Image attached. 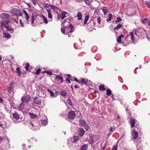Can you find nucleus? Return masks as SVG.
Returning a JSON list of instances; mask_svg holds the SVG:
<instances>
[{"label": "nucleus", "mask_w": 150, "mask_h": 150, "mask_svg": "<svg viewBox=\"0 0 150 150\" xmlns=\"http://www.w3.org/2000/svg\"><path fill=\"white\" fill-rule=\"evenodd\" d=\"M23 12L25 15V19L28 24L30 22V20L29 19L30 17L28 15H30L31 14H32L31 25L32 26H35L36 24H35L34 23L35 17L33 16L34 14L32 11H29L28 13L25 10H23Z\"/></svg>", "instance_id": "1"}, {"label": "nucleus", "mask_w": 150, "mask_h": 150, "mask_svg": "<svg viewBox=\"0 0 150 150\" xmlns=\"http://www.w3.org/2000/svg\"><path fill=\"white\" fill-rule=\"evenodd\" d=\"M11 12L13 15L21 16L22 15L19 10L16 8H13L11 10Z\"/></svg>", "instance_id": "2"}, {"label": "nucleus", "mask_w": 150, "mask_h": 150, "mask_svg": "<svg viewBox=\"0 0 150 150\" xmlns=\"http://www.w3.org/2000/svg\"><path fill=\"white\" fill-rule=\"evenodd\" d=\"M76 115L74 111L71 110L68 112L67 117L68 118L71 120H73L76 117Z\"/></svg>", "instance_id": "3"}, {"label": "nucleus", "mask_w": 150, "mask_h": 150, "mask_svg": "<svg viewBox=\"0 0 150 150\" xmlns=\"http://www.w3.org/2000/svg\"><path fill=\"white\" fill-rule=\"evenodd\" d=\"M94 18L97 19V22L98 23L100 24L101 23V18L100 17L98 16V14L97 11H95L94 13L93 14Z\"/></svg>", "instance_id": "4"}, {"label": "nucleus", "mask_w": 150, "mask_h": 150, "mask_svg": "<svg viewBox=\"0 0 150 150\" xmlns=\"http://www.w3.org/2000/svg\"><path fill=\"white\" fill-rule=\"evenodd\" d=\"M31 97L29 95H26L24 97H22L21 100L23 102L27 103L30 99Z\"/></svg>", "instance_id": "5"}, {"label": "nucleus", "mask_w": 150, "mask_h": 150, "mask_svg": "<svg viewBox=\"0 0 150 150\" xmlns=\"http://www.w3.org/2000/svg\"><path fill=\"white\" fill-rule=\"evenodd\" d=\"M30 124L31 126L30 128L33 130H39V127L37 126V125L35 122H30Z\"/></svg>", "instance_id": "6"}, {"label": "nucleus", "mask_w": 150, "mask_h": 150, "mask_svg": "<svg viewBox=\"0 0 150 150\" xmlns=\"http://www.w3.org/2000/svg\"><path fill=\"white\" fill-rule=\"evenodd\" d=\"M67 13L65 11H63L62 12V14L60 16H59V14H58V19L60 20H63L64 18L66 17V14H67Z\"/></svg>", "instance_id": "7"}, {"label": "nucleus", "mask_w": 150, "mask_h": 150, "mask_svg": "<svg viewBox=\"0 0 150 150\" xmlns=\"http://www.w3.org/2000/svg\"><path fill=\"white\" fill-rule=\"evenodd\" d=\"M10 15L8 14L2 13L1 14V17L4 19H8L10 17Z\"/></svg>", "instance_id": "8"}, {"label": "nucleus", "mask_w": 150, "mask_h": 150, "mask_svg": "<svg viewBox=\"0 0 150 150\" xmlns=\"http://www.w3.org/2000/svg\"><path fill=\"white\" fill-rule=\"evenodd\" d=\"M143 30L142 29H141L140 28H138L137 30H134L135 34L138 36H139L142 35L143 33L142 32V31Z\"/></svg>", "instance_id": "9"}, {"label": "nucleus", "mask_w": 150, "mask_h": 150, "mask_svg": "<svg viewBox=\"0 0 150 150\" xmlns=\"http://www.w3.org/2000/svg\"><path fill=\"white\" fill-rule=\"evenodd\" d=\"M33 102L34 104L38 105H40L41 103L40 99L38 97L36 96L34 98Z\"/></svg>", "instance_id": "10"}, {"label": "nucleus", "mask_w": 150, "mask_h": 150, "mask_svg": "<svg viewBox=\"0 0 150 150\" xmlns=\"http://www.w3.org/2000/svg\"><path fill=\"white\" fill-rule=\"evenodd\" d=\"M48 91L50 93L51 96L54 97H56L58 95L59 93V92L57 91H55V92L51 91L49 89H48Z\"/></svg>", "instance_id": "11"}, {"label": "nucleus", "mask_w": 150, "mask_h": 150, "mask_svg": "<svg viewBox=\"0 0 150 150\" xmlns=\"http://www.w3.org/2000/svg\"><path fill=\"white\" fill-rule=\"evenodd\" d=\"M132 136L133 139L135 140L138 137V132L136 131L133 130L132 132Z\"/></svg>", "instance_id": "12"}, {"label": "nucleus", "mask_w": 150, "mask_h": 150, "mask_svg": "<svg viewBox=\"0 0 150 150\" xmlns=\"http://www.w3.org/2000/svg\"><path fill=\"white\" fill-rule=\"evenodd\" d=\"M78 134L80 137H82L85 133V131L82 128H80L78 130Z\"/></svg>", "instance_id": "13"}, {"label": "nucleus", "mask_w": 150, "mask_h": 150, "mask_svg": "<svg viewBox=\"0 0 150 150\" xmlns=\"http://www.w3.org/2000/svg\"><path fill=\"white\" fill-rule=\"evenodd\" d=\"M36 21L35 22L37 23L38 24H41L43 23V21L42 20V17L41 16H38L36 18Z\"/></svg>", "instance_id": "14"}, {"label": "nucleus", "mask_w": 150, "mask_h": 150, "mask_svg": "<svg viewBox=\"0 0 150 150\" xmlns=\"http://www.w3.org/2000/svg\"><path fill=\"white\" fill-rule=\"evenodd\" d=\"M13 119L17 120H19L20 118L19 115L17 112H15L14 113H13Z\"/></svg>", "instance_id": "15"}, {"label": "nucleus", "mask_w": 150, "mask_h": 150, "mask_svg": "<svg viewBox=\"0 0 150 150\" xmlns=\"http://www.w3.org/2000/svg\"><path fill=\"white\" fill-rule=\"evenodd\" d=\"M3 35L4 37L6 38L9 39L11 38V36L10 35L7 31H4L3 33Z\"/></svg>", "instance_id": "16"}, {"label": "nucleus", "mask_w": 150, "mask_h": 150, "mask_svg": "<svg viewBox=\"0 0 150 150\" xmlns=\"http://www.w3.org/2000/svg\"><path fill=\"white\" fill-rule=\"evenodd\" d=\"M9 22V21L6 20H2L0 22L1 24L5 25H7Z\"/></svg>", "instance_id": "17"}, {"label": "nucleus", "mask_w": 150, "mask_h": 150, "mask_svg": "<svg viewBox=\"0 0 150 150\" xmlns=\"http://www.w3.org/2000/svg\"><path fill=\"white\" fill-rule=\"evenodd\" d=\"M135 120L134 118H132L130 119V123L131 125L132 128L134 126Z\"/></svg>", "instance_id": "18"}, {"label": "nucleus", "mask_w": 150, "mask_h": 150, "mask_svg": "<svg viewBox=\"0 0 150 150\" xmlns=\"http://www.w3.org/2000/svg\"><path fill=\"white\" fill-rule=\"evenodd\" d=\"M69 28L70 29L69 32V33H72L74 31V27L72 25L70 24L69 25Z\"/></svg>", "instance_id": "19"}, {"label": "nucleus", "mask_w": 150, "mask_h": 150, "mask_svg": "<svg viewBox=\"0 0 150 150\" xmlns=\"http://www.w3.org/2000/svg\"><path fill=\"white\" fill-rule=\"evenodd\" d=\"M122 25H123L122 24H119L114 28V30L115 31L116 30H118L120 28L122 27Z\"/></svg>", "instance_id": "20"}, {"label": "nucleus", "mask_w": 150, "mask_h": 150, "mask_svg": "<svg viewBox=\"0 0 150 150\" xmlns=\"http://www.w3.org/2000/svg\"><path fill=\"white\" fill-rule=\"evenodd\" d=\"M48 13V18H52V15L51 10L49 9H46Z\"/></svg>", "instance_id": "21"}, {"label": "nucleus", "mask_w": 150, "mask_h": 150, "mask_svg": "<svg viewBox=\"0 0 150 150\" xmlns=\"http://www.w3.org/2000/svg\"><path fill=\"white\" fill-rule=\"evenodd\" d=\"M82 14L81 12H78L77 15V17L78 18V20H80L82 19Z\"/></svg>", "instance_id": "22"}, {"label": "nucleus", "mask_w": 150, "mask_h": 150, "mask_svg": "<svg viewBox=\"0 0 150 150\" xmlns=\"http://www.w3.org/2000/svg\"><path fill=\"white\" fill-rule=\"evenodd\" d=\"M124 35H120L117 38V42L119 43H121V38L122 37H123Z\"/></svg>", "instance_id": "23"}, {"label": "nucleus", "mask_w": 150, "mask_h": 150, "mask_svg": "<svg viewBox=\"0 0 150 150\" xmlns=\"http://www.w3.org/2000/svg\"><path fill=\"white\" fill-rule=\"evenodd\" d=\"M51 6L52 7V9L53 10L54 12H58V10L59 9L57 7L53 6Z\"/></svg>", "instance_id": "24"}, {"label": "nucleus", "mask_w": 150, "mask_h": 150, "mask_svg": "<svg viewBox=\"0 0 150 150\" xmlns=\"http://www.w3.org/2000/svg\"><path fill=\"white\" fill-rule=\"evenodd\" d=\"M87 145L84 144L81 146V150H86L87 149Z\"/></svg>", "instance_id": "25"}, {"label": "nucleus", "mask_w": 150, "mask_h": 150, "mask_svg": "<svg viewBox=\"0 0 150 150\" xmlns=\"http://www.w3.org/2000/svg\"><path fill=\"white\" fill-rule=\"evenodd\" d=\"M102 11L104 12V14L106 15L108 13V10L106 7L105 6L103 7L102 8Z\"/></svg>", "instance_id": "26"}, {"label": "nucleus", "mask_w": 150, "mask_h": 150, "mask_svg": "<svg viewBox=\"0 0 150 150\" xmlns=\"http://www.w3.org/2000/svg\"><path fill=\"white\" fill-rule=\"evenodd\" d=\"M81 83L82 85H86L88 83V80L86 79H82L81 80Z\"/></svg>", "instance_id": "27"}, {"label": "nucleus", "mask_w": 150, "mask_h": 150, "mask_svg": "<svg viewBox=\"0 0 150 150\" xmlns=\"http://www.w3.org/2000/svg\"><path fill=\"white\" fill-rule=\"evenodd\" d=\"M66 103L69 106H71L72 105V103L71 102V100L69 98L67 100Z\"/></svg>", "instance_id": "28"}, {"label": "nucleus", "mask_w": 150, "mask_h": 150, "mask_svg": "<svg viewBox=\"0 0 150 150\" xmlns=\"http://www.w3.org/2000/svg\"><path fill=\"white\" fill-rule=\"evenodd\" d=\"M130 35L131 36V39L132 40V42H134V35L133 33L132 32H130Z\"/></svg>", "instance_id": "29"}, {"label": "nucleus", "mask_w": 150, "mask_h": 150, "mask_svg": "<svg viewBox=\"0 0 150 150\" xmlns=\"http://www.w3.org/2000/svg\"><path fill=\"white\" fill-rule=\"evenodd\" d=\"M48 123V121L46 120H43L42 121V125L45 126Z\"/></svg>", "instance_id": "30"}, {"label": "nucleus", "mask_w": 150, "mask_h": 150, "mask_svg": "<svg viewBox=\"0 0 150 150\" xmlns=\"http://www.w3.org/2000/svg\"><path fill=\"white\" fill-rule=\"evenodd\" d=\"M6 29L9 32H13L14 30V29L12 28L9 27L8 25L6 27Z\"/></svg>", "instance_id": "31"}, {"label": "nucleus", "mask_w": 150, "mask_h": 150, "mask_svg": "<svg viewBox=\"0 0 150 150\" xmlns=\"http://www.w3.org/2000/svg\"><path fill=\"white\" fill-rule=\"evenodd\" d=\"M106 94L108 96H110L112 93V92L108 88L106 90Z\"/></svg>", "instance_id": "32"}, {"label": "nucleus", "mask_w": 150, "mask_h": 150, "mask_svg": "<svg viewBox=\"0 0 150 150\" xmlns=\"http://www.w3.org/2000/svg\"><path fill=\"white\" fill-rule=\"evenodd\" d=\"M60 93L63 96H65L67 95V92L65 90L61 91H60Z\"/></svg>", "instance_id": "33"}, {"label": "nucleus", "mask_w": 150, "mask_h": 150, "mask_svg": "<svg viewBox=\"0 0 150 150\" xmlns=\"http://www.w3.org/2000/svg\"><path fill=\"white\" fill-rule=\"evenodd\" d=\"M88 141L90 142V143L91 144H93L94 142L93 137H90L89 139L88 140Z\"/></svg>", "instance_id": "34"}, {"label": "nucleus", "mask_w": 150, "mask_h": 150, "mask_svg": "<svg viewBox=\"0 0 150 150\" xmlns=\"http://www.w3.org/2000/svg\"><path fill=\"white\" fill-rule=\"evenodd\" d=\"M67 76H68V78H66V81L69 83H70V79L71 78V76L70 74L67 75Z\"/></svg>", "instance_id": "35"}, {"label": "nucleus", "mask_w": 150, "mask_h": 150, "mask_svg": "<svg viewBox=\"0 0 150 150\" xmlns=\"http://www.w3.org/2000/svg\"><path fill=\"white\" fill-rule=\"evenodd\" d=\"M99 90L102 91H104L105 90V88L104 87V85H100L99 87Z\"/></svg>", "instance_id": "36"}, {"label": "nucleus", "mask_w": 150, "mask_h": 150, "mask_svg": "<svg viewBox=\"0 0 150 150\" xmlns=\"http://www.w3.org/2000/svg\"><path fill=\"white\" fill-rule=\"evenodd\" d=\"M79 123L83 126H85L86 125V123L85 121L82 120H79Z\"/></svg>", "instance_id": "37"}, {"label": "nucleus", "mask_w": 150, "mask_h": 150, "mask_svg": "<svg viewBox=\"0 0 150 150\" xmlns=\"http://www.w3.org/2000/svg\"><path fill=\"white\" fill-rule=\"evenodd\" d=\"M24 105L23 102H22L20 104L18 108L21 110H23L24 108Z\"/></svg>", "instance_id": "38"}, {"label": "nucleus", "mask_w": 150, "mask_h": 150, "mask_svg": "<svg viewBox=\"0 0 150 150\" xmlns=\"http://www.w3.org/2000/svg\"><path fill=\"white\" fill-rule=\"evenodd\" d=\"M112 18V15L111 14H108V18L107 20V22H108L111 21Z\"/></svg>", "instance_id": "39"}, {"label": "nucleus", "mask_w": 150, "mask_h": 150, "mask_svg": "<svg viewBox=\"0 0 150 150\" xmlns=\"http://www.w3.org/2000/svg\"><path fill=\"white\" fill-rule=\"evenodd\" d=\"M42 18H43V19L42 20H43L45 23V24L47 23L48 22V21H47V18H45V17L42 15Z\"/></svg>", "instance_id": "40"}, {"label": "nucleus", "mask_w": 150, "mask_h": 150, "mask_svg": "<svg viewBox=\"0 0 150 150\" xmlns=\"http://www.w3.org/2000/svg\"><path fill=\"white\" fill-rule=\"evenodd\" d=\"M16 70L17 74L19 76H20L21 75V73L19 68L18 67H17L16 68Z\"/></svg>", "instance_id": "41"}, {"label": "nucleus", "mask_w": 150, "mask_h": 150, "mask_svg": "<svg viewBox=\"0 0 150 150\" xmlns=\"http://www.w3.org/2000/svg\"><path fill=\"white\" fill-rule=\"evenodd\" d=\"M84 1L86 5H87L88 6L90 5L91 4H90V0H85Z\"/></svg>", "instance_id": "42"}, {"label": "nucleus", "mask_w": 150, "mask_h": 150, "mask_svg": "<svg viewBox=\"0 0 150 150\" xmlns=\"http://www.w3.org/2000/svg\"><path fill=\"white\" fill-rule=\"evenodd\" d=\"M145 3L147 7L150 9V2L148 1H146Z\"/></svg>", "instance_id": "43"}, {"label": "nucleus", "mask_w": 150, "mask_h": 150, "mask_svg": "<svg viewBox=\"0 0 150 150\" xmlns=\"http://www.w3.org/2000/svg\"><path fill=\"white\" fill-rule=\"evenodd\" d=\"M122 20V19L120 17H118L117 18L116 20L115 21V23H117L118 22H120Z\"/></svg>", "instance_id": "44"}, {"label": "nucleus", "mask_w": 150, "mask_h": 150, "mask_svg": "<svg viewBox=\"0 0 150 150\" xmlns=\"http://www.w3.org/2000/svg\"><path fill=\"white\" fill-rule=\"evenodd\" d=\"M79 139V137L78 136H75L74 137V140L73 141L74 142H75L77 140H78Z\"/></svg>", "instance_id": "45"}, {"label": "nucleus", "mask_w": 150, "mask_h": 150, "mask_svg": "<svg viewBox=\"0 0 150 150\" xmlns=\"http://www.w3.org/2000/svg\"><path fill=\"white\" fill-rule=\"evenodd\" d=\"M29 114H30L31 118H34L37 117V115H35L34 114H32L30 113Z\"/></svg>", "instance_id": "46"}, {"label": "nucleus", "mask_w": 150, "mask_h": 150, "mask_svg": "<svg viewBox=\"0 0 150 150\" xmlns=\"http://www.w3.org/2000/svg\"><path fill=\"white\" fill-rule=\"evenodd\" d=\"M29 67V64L28 63L25 64V69L26 71L28 70Z\"/></svg>", "instance_id": "47"}, {"label": "nucleus", "mask_w": 150, "mask_h": 150, "mask_svg": "<svg viewBox=\"0 0 150 150\" xmlns=\"http://www.w3.org/2000/svg\"><path fill=\"white\" fill-rule=\"evenodd\" d=\"M7 25H3L1 24L0 27L1 30H4L5 28H6V27H7Z\"/></svg>", "instance_id": "48"}, {"label": "nucleus", "mask_w": 150, "mask_h": 150, "mask_svg": "<svg viewBox=\"0 0 150 150\" xmlns=\"http://www.w3.org/2000/svg\"><path fill=\"white\" fill-rule=\"evenodd\" d=\"M141 145L142 144L141 143H139L137 145H136L137 149L138 150L139 149V147L141 146Z\"/></svg>", "instance_id": "49"}, {"label": "nucleus", "mask_w": 150, "mask_h": 150, "mask_svg": "<svg viewBox=\"0 0 150 150\" xmlns=\"http://www.w3.org/2000/svg\"><path fill=\"white\" fill-rule=\"evenodd\" d=\"M89 15H86L85 16L84 21H86L87 22L89 18Z\"/></svg>", "instance_id": "50"}, {"label": "nucleus", "mask_w": 150, "mask_h": 150, "mask_svg": "<svg viewBox=\"0 0 150 150\" xmlns=\"http://www.w3.org/2000/svg\"><path fill=\"white\" fill-rule=\"evenodd\" d=\"M148 21V20L147 18L144 19L142 21V23L144 24H145L147 23Z\"/></svg>", "instance_id": "51"}, {"label": "nucleus", "mask_w": 150, "mask_h": 150, "mask_svg": "<svg viewBox=\"0 0 150 150\" xmlns=\"http://www.w3.org/2000/svg\"><path fill=\"white\" fill-rule=\"evenodd\" d=\"M47 74L49 75H52V73L48 71H46L45 72Z\"/></svg>", "instance_id": "52"}, {"label": "nucleus", "mask_w": 150, "mask_h": 150, "mask_svg": "<svg viewBox=\"0 0 150 150\" xmlns=\"http://www.w3.org/2000/svg\"><path fill=\"white\" fill-rule=\"evenodd\" d=\"M61 31L62 32V33L64 34H65V29L64 28H61Z\"/></svg>", "instance_id": "53"}, {"label": "nucleus", "mask_w": 150, "mask_h": 150, "mask_svg": "<svg viewBox=\"0 0 150 150\" xmlns=\"http://www.w3.org/2000/svg\"><path fill=\"white\" fill-rule=\"evenodd\" d=\"M41 71V69L40 68L38 69L36 72V74H39Z\"/></svg>", "instance_id": "54"}, {"label": "nucleus", "mask_w": 150, "mask_h": 150, "mask_svg": "<svg viewBox=\"0 0 150 150\" xmlns=\"http://www.w3.org/2000/svg\"><path fill=\"white\" fill-rule=\"evenodd\" d=\"M44 6L46 8H48L50 6V5L49 4L46 3H45L44 4Z\"/></svg>", "instance_id": "55"}, {"label": "nucleus", "mask_w": 150, "mask_h": 150, "mask_svg": "<svg viewBox=\"0 0 150 150\" xmlns=\"http://www.w3.org/2000/svg\"><path fill=\"white\" fill-rule=\"evenodd\" d=\"M70 21V20L69 19H66L62 22V24H64L65 22H69Z\"/></svg>", "instance_id": "56"}, {"label": "nucleus", "mask_w": 150, "mask_h": 150, "mask_svg": "<svg viewBox=\"0 0 150 150\" xmlns=\"http://www.w3.org/2000/svg\"><path fill=\"white\" fill-rule=\"evenodd\" d=\"M20 23V24L21 25V26L22 27H23L24 26V25L23 24V23L22 22V20L21 19L19 20Z\"/></svg>", "instance_id": "57"}, {"label": "nucleus", "mask_w": 150, "mask_h": 150, "mask_svg": "<svg viewBox=\"0 0 150 150\" xmlns=\"http://www.w3.org/2000/svg\"><path fill=\"white\" fill-rule=\"evenodd\" d=\"M11 85V84H10V85H9V87H8V91H11V90H12V87L11 86H10Z\"/></svg>", "instance_id": "58"}, {"label": "nucleus", "mask_w": 150, "mask_h": 150, "mask_svg": "<svg viewBox=\"0 0 150 150\" xmlns=\"http://www.w3.org/2000/svg\"><path fill=\"white\" fill-rule=\"evenodd\" d=\"M32 1L33 2V4L35 5L37 4V0H32Z\"/></svg>", "instance_id": "59"}, {"label": "nucleus", "mask_w": 150, "mask_h": 150, "mask_svg": "<svg viewBox=\"0 0 150 150\" xmlns=\"http://www.w3.org/2000/svg\"><path fill=\"white\" fill-rule=\"evenodd\" d=\"M62 77L61 76H56V78L60 80L61 78H62Z\"/></svg>", "instance_id": "60"}, {"label": "nucleus", "mask_w": 150, "mask_h": 150, "mask_svg": "<svg viewBox=\"0 0 150 150\" xmlns=\"http://www.w3.org/2000/svg\"><path fill=\"white\" fill-rule=\"evenodd\" d=\"M13 20L15 21V22L17 23H18V19H16V18H13Z\"/></svg>", "instance_id": "61"}, {"label": "nucleus", "mask_w": 150, "mask_h": 150, "mask_svg": "<svg viewBox=\"0 0 150 150\" xmlns=\"http://www.w3.org/2000/svg\"><path fill=\"white\" fill-rule=\"evenodd\" d=\"M117 146H114L113 147L112 150H117Z\"/></svg>", "instance_id": "62"}, {"label": "nucleus", "mask_w": 150, "mask_h": 150, "mask_svg": "<svg viewBox=\"0 0 150 150\" xmlns=\"http://www.w3.org/2000/svg\"><path fill=\"white\" fill-rule=\"evenodd\" d=\"M123 88L125 90H127L128 88L125 85H124L122 86Z\"/></svg>", "instance_id": "63"}, {"label": "nucleus", "mask_w": 150, "mask_h": 150, "mask_svg": "<svg viewBox=\"0 0 150 150\" xmlns=\"http://www.w3.org/2000/svg\"><path fill=\"white\" fill-rule=\"evenodd\" d=\"M111 98L113 100H115V98L114 97V95H112V96H111Z\"/></svg>", "instance_id": "64"}]
</instances>
